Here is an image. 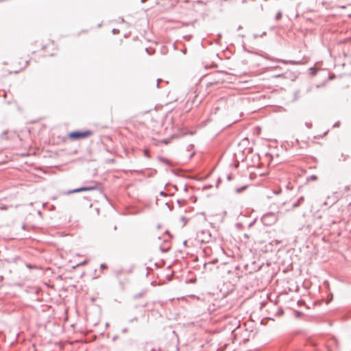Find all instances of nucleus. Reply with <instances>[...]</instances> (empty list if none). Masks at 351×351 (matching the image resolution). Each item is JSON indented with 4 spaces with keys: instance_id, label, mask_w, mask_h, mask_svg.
Listing matches in <instances>:
<instances>
[{
    "instance_id": "1",
    "label": "nucleus",
    "mask_w": 351,
    "mask_h": 351,
    "mask_svg": "<svg viewBox=\"0 0 351 351\" xmlns=\"http://www.w3.org/2000/svg\"><path fill=\"white\" fill-rule=\"evenodd\" d=\"M93 134V132L91 130H86V131H73L69 133L68 136L70 139L73 141H76L79 139L86 138Z\"/></svg>"
},
{
    "instance_id": "2",
    "label": "nucleus",
    "mask_w": 351,
    "mask_h": 351,
    "mask_svg": "<svg viewBox=\"0 0 351 351\" xmlns=\"http://www.w3.org/2000/svg\"><path fill=\"white\" fill-rule=\"evenodd\" d=\"M262 221L265 225L271 226L278 220V217L274 213H267L262 217Z\"/></svg>"
},
{
    "instance_id": "3",
    "label": "nucleus",
    "mask_w": 351,
    "mask_h": 351,
    "mask_svg": "<svg viewBox=\"0 0 351 351\" xmlns=\"http://www.w3.org/2000/svg\"><path fill=\"white\" fill-rule=\"evenodd\" d=\"M98 189L97 183H94L93 185L87 186H82L80 188H77L73 190H69L65 193V194L69 195L75 193H80V192H84V191H94Z\"/></svg>"
},
{
    "instance_id": "4",
    "label": "nucleus",
    "mask_w": 351,
    "mask_h": 351,
    "mask_svg": "<svg viewBox=\"0 0 351 351\" xmlns=\"http://www.w3.org/2000/svg\"><path fill=\"white\" fill-rule=\"evenodd\" d=\"M197 239L201 243H208L211 239V234L208 230L199 231L197 233Z\"/></svg>"
},
{
    "instance_id": "5",
    "label": "nucleus",
    "mask_w": 351,
    "mask_h": 351,
    "mask_svg": "<svg viewBox=\"0 0 351 351\" xmlns=\"http://www.w3.org/2000/svg\"><path fill=\"white\" fill-rule=\"evenodd\" d=\"M278 62H282L285 64H289L292 65L298 64L299 62L295 60H278Z\"/></svg>"
},
{
    "instance_id": "6",
    "label": "nucleus",
    "mask_w": 351,
    "mask_h": 351,
    "mask_svg": "<svg viewBox=\"0 0 351 351\" xmlns=\"http://www.w3.org/2000/svg\"><path fill=\"white\" fill-rule=\"evenodd\" d=\"M319 69L317 68V64H315V67H311L309 69L310 74L313 76L317 73V70Z\"/></svg>"
},
{
    "instance_id": "7",
    "label": "nucleus",
    "mask_w": 351,
    "mask_h": 351,
    "mask_svg": "<svg viewBox=\"0 0 351 351\" xmlns=\"http://www.w3.org/2000/svg\"><path fill=\"white\" fill-rule=\"evenodd\" d=\"M26 267L29 269H39V267L36 265H32V264H29V263H27L26 265Z\"/></svg>"
},
{
    "instance_id": "8",
    "label": "nucleus",
    "mask_w": 351,
    "mask_h": 351,
    "mask_svg": "<svg viewBox=\"0 0 351 351\" xmlns=\"http://www.w3.org/2000/svg\"><path fill=\"white\" fill-rule=\"evenodd\" d=\"M158 159H159V160H160V161H161L162 162H164V163H166V164H168V165H169V164H170L169 161L167 158H163V157L159 156V157H158Z\"/></svg>"
},
{
    "instance_id": "9",
    "label": "nucleus",
    "mask_w": 351,
    "mask_h": 351,
    "mask_svg": "<svg viewBox=\"0 0 351 351\" xmlns=\"http://www.w3.org/2000/svg\"><path fill=\"white\" fill-rule=\"evenodd\" d=\"M282 12L281 11L278 12V13L276 14V17H275L276 20V21L280 20L281 18H282Z\"/></svg>"
},
{
    "instance_id": "10",
    "label": "nucleus",
    "mask_w": 351,
    "mask_h": 351,
    "mask_svg": "<svg viewBox=\"0 0 351 351\" xmlns=\"http://www.w3.org/2000/svg\"><path fill=\"white\" fill-rule=\"evenodd\" d=\"M170 249V247H162V246L160 247V250L162 252H167Z\"/></svg>"
},
{
    "instance_id": "11",
    "label": "nucleus",
    "mask_w": 351,
    "mask_h": 351,
    "mask_svg": "<svg viewBox=\"0 0 351 351\" xmlns=\"http://www.w3.org/2000/svg\"><path fill=\"white\" fill-rule=\"evenodd\" d=\"M317 176L315 175H311L310 177H308L307 178V180L309 181V180H317Z\"/></svg>"
},
{
    "instance_id": "12",
    "label": "nucleus",
    "mask_w": 351,
    "mask_h": 351,
    "mask_svg": "<svg viewBox=\"0 0 351 351\" xmlns=\"http://www.w3.org/2000/svg\"><path fill=\"white\" fill-rule=\"evenodd\" d=\"M247 188V186H243V187H241V188H237L236 189V192L237 193H241V191H243L244 189H245Z\"/></svg>"
},
{
    "instance_id": "13",
    "label": "nucleus",
    "mask_w": 351,
    "mask_h": 351,
    "mask_svg": "<svg viewBox=\"0 0 351 351\" xmlns=\"http://www.w3.org/2000/svg\"><path fill=\"white\" fill-rule=\"evenodd\" d=\"M330 339H332L334 341L336 347L338 348V341H337V339L336 338H335V337L330 338Z\"/></svg>"
},
{
    "instance_id": "14",
    "label": "nucleus",
    "mask_w": 351,
    "mask_h": 351,
    "mask_svg": "<svg viewBox=\"0 0 351 351\" xmlns=\"http://www.w3.org/2000/svg\"><path fill=\"white\" fill-rule=\"evenodd\" d=\"M137 321H138V317H134L132 319H130L129 322H137Z\"/></svg>"
},
{
    "instance_id": "15",
    "label": "nucleus",
    "mask_w": 351,
    "mask_h": 351,
    "mask_svg": "<svg viewBox=\"0 0 351 351\" xmlns=\"http://www.w3.org/2000/svg\"><path fill=\"white\" fill-rule=\"evenodd\" d=\"M100 268H101V269H104L107 268V266H106V264L102 263V264H101V265H100Z\"/></svg>"
},
{
    "instance_id": "16",
    "label": "nucleus",
    "mask_w": 351,
    "mask_h": 351,
    "mask_svg": "<svg viewBox=\"0 0 351 351\" xmlns=\"http://www.w3.org/2000/svg\"><path fill=\"white\" fill-rule=\"evenodd\" d=\"M300 205V203L298 202V201L296 202H295L294 204H293V208H295L297 206H298Z\"/></svg>"
},
{
    "instance_id": "17",
    "label": "nucleus",
    "mask_w": 351,
    "mask_h": 351,
    "mask_svg": "<svg viewBox=\"0 0 351 351\" xmlns=\"http://www.w3.org/2000/svg\"><path fill=\"white\" fill-rule=\"evenodd\" d=\"M304 199V197H300L298 199V202H299L300 204L303 202Z\"/></svg>"
},
{
    "instance_id": "18",
    "label": "nucleus",
    "mask_w": 351,
    "mask_h": 351,
    "mask_svg": "<svg viewBox=\"0 0 351 351\" xmlns=\"http://www.w3.org/2000/svg\"><path fill=\"white\" fill-rule=\"evenodd\" d=\"M128 329L127 328H124L122 329L121 332L126 333V332H128Z\"/></svg>"
},
{
    "instance_id": "19",
    "label": "nucleus",
    "mask_w": 351,
    "mask_h": 351,
    "mask_svg": "<svg viewBox=\"0 0 351 351\" xmlns=\"http://www.w3.org/2000/svg\"><path fill=\"white\" fill-rule=\"evenodd\" d=\"M227 179H228V180H229V181L232 180V175H231V174H228V175L227 176Z\"/></svg>"
},
{
    "instance_id": "20",
    "label": "nucleus",
    "mask_w": 351,
    "mask_h": 351,
    "mask_svg": "<svg viewBox=\"0 0 351 351\" xmlns=\"http://www.w3.org/2000/svg\"><path fill=\"white\" fill-rule=\"evenodd\" d=\"M161 81H162V80H161V79H158V80H157V83H156V86H157V88H159V84H160V82Z\"/></svg>"
},
{
    "instance_id": "21",
    "label": "nucleus",
    "mask_w": 351,
    "mask_h": 351,
    "mask_svg": "<svg viewBox=\"0 0 351 351\" xmlns=\"http://www.w3.org/2000/svg\"><path fill=\"white\" fill-rule=\"evenodd\" d=\"M160 195L161 196H166V193L165 191H161L160 193H159Z\"/></svg>"
},
{
    "instance_id": "22",
    "label": "nucleus",
    "mask_w": 351,
    "mask_h": 351,
    "mask_svg": "<svg viewBox=\"0 0 351 351\" xmlns=\"http://www.w3.org/2000/svg\"><path fill=\"white\" fill-rule=\"evenodd\" d=\"M119 338V336L118 335H114L113 337H112V341H115L117 339H118Z\"/></svg>"
},
{
    "instance_id": "23",
    "label": "nucleus",
    "mask_w": 351,
    "mask_h": 351,
    "mask_svg": "<svg viewBox=\"0 0 351 351\" xmlns=\"http://www.w3.org/2000/svg\"><path fill=\"white\" fill-rule=\"evenodd\" d=\"M327 205V200H325L322 203V206H326Z\"/></svg>"
},
{
    "instance_id": "24",
    "label": "nucleus",
    "mask_w": 351,
    "mask_h": 351,
    "mask_svg": "<svg viewBox=\"0 0 351 351\" xmlns=\"http://www.w3.org/2000/svg\"><path fill=\"white\" fill-rule=\"evenodd\" d=\"M301 314H302V313H301V312H300V311H297V312H296V316H297V317L300 316V315H301Z\"/></svg>"
},
{
    "instance_id": "25",
    "label": "nucleus",
    "mask_w": 351,
    "mask_h": 351,
    "mask_svg": "<svg viewBox=\"0 0 351 351\" xmlns=\"http://www.w3.org/2000/svg\"><path fill=\"white\" fill-rule=\"evenodd\" d=\"M144 154H145V156L149 157V153H148V152H147V151H145Z\"/></svg>"
},
{
    "instance_id": "26",
    "label": "nucleus",
    "mask_w": 351,
    "mask_h": 351,
    "mask_svg": "<svg viewBox=\"0 0 351 351\" xmlns=\"http://www.w3.org/2000/svg\"><path fill=\"white\" fill-rule=\"evenodd\" d=\"M184 191H187V186H186V185H184Z\"/></svg>"
},
{
    "instance_id": "27",
    "label": "nucleus",
    "mask_w": 351,
    "mask_h": 351,
    "mask_svg": "<svg viewBox=\"0 0 351 351\" xmlns=\"http://www.w3.org/2000/svg\"><path fill=\"white\" fill-rule=\"evenodd\" d=\"M197 97V96H195V97ZM192 102H193V104L196 103V98H195V99H193V100L192 101Z\"/></svg>"
},
{
    "instance_id": "28",
    "label": "nucleus",
    "mask_w": 351,
    "mask_h": 351,
    "mask_svg": "<svg viewBox=\"0 0 351 351\" xmlns=\"http://www.w3.org/2000/svg\"><path fill=\"white\" fill-rule=\"evenodd\" d=\"M109 162H114V159H110V160H109Z\"/></svg>"
},
{
    "instance_id": "29",
    "label": "nucleus",
    "mask_w": 351,
    "mask_h": 351,
    "mask_svg": "<svg viewBox=\"0 0 351 351\" xmlns=\"http://www.w3.org/2000/svg\"><path fill=\"white\" fill-rule=\"evenodd\" d=\"M201 101H202V99H200L197 102V105H198Z\"/></svg>"
},
{
    "instance_id": "30",
    "label": "nucleus",
    "mask_w": 351,
    "mask_h": 351,
    "mask_svg": "<svg viewBox=\"0 0 351 351\" xmlns=\"http://www.w3.org/2000/svg\"><path fill=\"white\" fill-rule=\"evenodd\" d=\"M328 130H327V131L324 132V136H325V135H326V134H327V133H328Z\"/></svg>"
},
{
    "instance_id": "31",
    "label": "nucleus",
    "mask_w": 351,
    "mask_h": 351,
    "mask_svg": "<svg viewBox=\"0 0 351 351\" xmlns=\"http://www.w3.org/2000/svg\"><path fill=\"white\" fill-rule=\"evenodd\" d=\"M327 80H329V71H328Z\"/></svg>"
},
{
    "instance_id": "32",
    "label": "nucleus",
    "mask_w": 351,
    "mask_h": 351,
    "mask_svg": "<svg viewBox=\"0 0 351 351\" xmlns=\"http://www.w3.org/2000/svg\"><path fill=\"white\" fill-rule=\"evenodd\" d=\"M265 32H263L261 35V37H262L263 36L265 35Z\"/></svg>"
},
{
    "instance_id": "33",
    "label": "nucleus",
    "mask_w": 351,
    "mask_h": 351,
    "mask_svg": "<svg viewBox=\"0 0 351 351\" xmlns=\"http://www.w3.org/2000/svg\"><path fill=\"white\" fill-rule=\"evenodd\" d=\"M332 295L330 294V301L332 300Z\"/></svg>"
},
{
    "instance_id": "34",
    "label": "nucleus",
    "mask_w": 351,
    "mask_h": 351,
    "mask_svg": "<svg viewBox=\"0 0 351 351\" xmlns=\"http://www.w3.org/2000/svg\"><path fill=\"white\" fill-rule=\"evenodd\" d=\"M114 230H117V226H114Z\"/></svg>"
},
{
    "instance_id": "35",
    "label": "nucleus",
    "mask_w": 351,
    "mask_h": 351,
    "mask_svg": "<svg viewBox=\"0 0 351 351\" xmlns=\"http://www.w3.org/2000/svg\"><path fill=\"white\" fill-rule=\"evenodd\" d=\"M145 1H146V0H141V2H142V3H144V2H145Z\"/></svg>"
},
{
    "instance_id": "36",
    "label": "nucleus",
    "mask_w": 351,
    "mask_h": 351,
    "mask_svg": "<svg viewBox=\"0 0 351 351\" xmlns=\"http://www.w3.org/2000/svg\"><path fill=\"white\" fill-rule=\"evenodd\" d=\"M193 154H191L190 155V158H191V157L193 156Z\"/></svg>"
},
{
    "instance_id": "37",
    "label": "nucleus",
    "mask_w": 351,
    "mask_h": 351,
    "mask_svg": "<svg viewBox=\"0 0 351 351\" xmlns=\"http://www.w3.org/2000/svg\"><path fill=\"white\" fill-rule=\"evenodd\" d=\"M112 32H113L114 33V32H116L115 29H113Z\"/></svg>"
},
{
    "instance_id": "38",
    "label": "nucleus",
    "mask_w": 351,
    "mask_h": 351,
    "mask_svg": "<svg viewBox=\"0 0 351 351\" xmlns=\"http://www.w3.org/2000/svg\"><path fill=\"white\" fill-rule=\"evenodd\" d=\"M178 204H180V200H179V199H178Z\"/></svg>"
}]
</instances>
